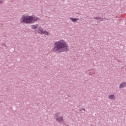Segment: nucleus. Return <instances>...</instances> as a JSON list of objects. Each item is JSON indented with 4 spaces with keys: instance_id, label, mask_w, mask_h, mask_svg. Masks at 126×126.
I'll return each instance as SVG.
<instances>
[{
    "instance_id": "f257e3e1",
    "label": "nucleus",
    "mask_w": 126,
    "mask_h": 126,
    "mask_svg": "<svg viewBox=\"0 0 126 126\" xmlns=\"http://www.w3.org/2000/svg\"><path fill=\"white\" fill-rule=\"evenodd\" d=\"M69 47L66 42L63 39H61L54 43V47L53 49V51L55 53H63L68 51Z\"/></svg>"
},
{
    "instance_id": "f03ea898",
    "label": "nucleus",
    "mask_w": 126,
    "mask_h": 126,
    "mask_svg": "<svg viewBox=\"0 0 126 126\" xmlns=\"http://www.w3.org/2000/svg\"><path fill=\"white\" fill-rule=\"evenodd\" d=\"M38 18L37 17H35L33 15L29 16L28 15H23L22 16L20 22V23H23L26 24H31L34 23L35 21H37Z\"/></svg>"
},
{
    "instance_id": "7ed1b4c3",
    "label": "nucleus",
    "mask_w": 126,
    "mask_h": 126,
    "mask_svg": "<svg viewBox=\"0 0 126 126\" xmlns=\"http://www.w3.org/2000/svg\"><path fill=\"white\" fill-rule=\"evenodd\" d=\"M56 122H58V123H62V122H63V117H57Z\"/></svg>"
},
{
    "instance_id": "20e7f679",
    "label": "nucleus",
    "mask_w": 126,
    "mask_h": 126,
    "mask_svg": "<svg viewBox=\"0 0 126 126\" xmlns=\"http://www.w3.org/2000/svg\"><path fill=\"white\" fill-rule=\"evenodd\" d=\"M126 87V82H122L119 86V88L122 89V88H124V87Z\"/></svg>"
},
{
    "instance_id": "39448f33",
    "label": "nucleus",
    "mask_w": 126,
    "mask_h": 126,
    "mask_svg": "<svg viewBox=\"0 0 126 126\" xmlns=\"http://www.w3.org/2000/svg\"><path fill=\"white\" fill-rule=\"evenodd\" d=\"M108 98L109 100H115L116 96H115V94H110L108 96Z\"/></svg>"
},
{
    "instance_id": "423d86ee",
    "label": "nucleus",
    "mask_w": 126,
    "mask_h": 126,
    "mask_svg": "<svg viewBox=\"0 0 126 126\" xmlns=\"http://www.w3.org/2000/svg\"><path fill=\"white\" fill-rule=\"evenodd\" d=\"M44 30H43V29H42L41 27L39 28L38 29V33H39V34H44Z\"/></svg>"
},
{
    "instance_id": "0eeeda50",
    "label": "nucleus",
    "mask_w": 126,
    "mask_h": 126,
    "mask_svg": "<svg viewBox=\"0 0 126 126\" xmlns=\"http://www.w3.org/2000/svg\"><path fill=\"white\" fill-rule=\"evenodd\" d=\"M70 20L72 21L73 22H76V21H78L79 19L78 18H70Z\"/></svg>"
},
{
    "instance_id": "6e6552de",
    "label": "nucleus",
    "mask_w": 126,
    "mask_h": 126,
    "mask_svg": "<svg viewBox=\"0 0 126 126\" xmlns=\"http://www.w3.org/2000/svg\"><path fill=\"white\" fill-rule=\"evenodd\" d=\"M31 27L32 29H37V28H38V25L36 24V25H32Z\"/></svg>"
},
{
    "instance_id": "1a4fd4ad",
    "label": "nucleus",
    "mask_w": 126,
    "mask_h": 126,
    "mask_svg": "<svg viewBox=\"0 0 126 126\" xmlns=\"http://www.w3.org/2000/svg\"><path fill=\"white\" fill-rule=\"evenodd\" d=\"M43 34L47 35V36H49V35H50V33L47 32V31H44L43 32Z\"/></svg>"
},
{
    "instance_id": "9d476101",
    "label": "nucleus",
    "mask_w": 126,
    "mask_h": 126,
    "mask_svg": "<svg viewBox=\"0 0 126 126\" xmlns=\"http://www.w3.org/2000/svg\"><path fill=\"white\" fill-rule=\"evenodd\" d=\"M55 115L56 116V117H57V116H58V115H59V114L57 113V114H55Z\"/></svg>"
},
{
    "instance_id": "9b49d317",
    "label": "nucleus",
    "mask_w": 126,
    "mask_h": 126,
    "mask_svg": "<svg viewBox=\"0 0 126 126\" xmlns=\"http://www.w3.org/2000/svg\"><path fill=\"white\" fill-rule=\"evenodd\" d=\"M1 2H2V1H1V0H0V3H1Z\"/></svg>"
}]
</instances>
